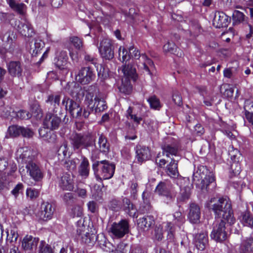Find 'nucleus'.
<instances>
[{
    "label": "nucleus",
    "instance_id": "nucleus-4",
    "mask_svg": "<svg viewBox=\"0 0 253 253\" xmlns=\"http://www.w3.org/2000/svg\"><path fill=\"white\" fill-rule=\"evenodd\" d=\"M92 169L100 179H108L113 176L115 166L106 160L97 161L93 164Z\"/></svg>",
    "mask_w": 253,
    "mask_h": 253
},
{
    "label": "nucleus",
    "instance_id": "nucleus-32",
    "mask_svg": "<svg viewBox=\"0 0 253 253\" xmlns=\"http://www.w3.org/2000/svg\"><path fill=\"white\" fill-rule=\"evenodd\" d=\"M126 117L127 119L131 120L136 125L139 124L142 120V117L138 116L137 114H136L134 108L131 107H129L127 110Z\"/></svg>",
    "mask_w": 253,
    "mask_h": 253
},
{
    "label": "nucleus",
    "instance_id": "nucleus-15",
    "mask_svg": "<svg viewBox=\"0 0 253 253\" xmlns=\"http://www.w3.org/2000/svg\"><path fill=\"white\" fill-rule=\"evenodd\" d=\"M61 123V119L56 115L47 113L44 117L43 125L46 128L50 130L56 129L58 128Z\"/></svg>",
    "mask_w": 253,
    "mask_h": 253
},
{
    "label": "nucleus",
    "instance_id": "nucleus-12",
    "mask_svg": "<svg viewBox=\"0 0 253 253\" xmlns=\"http://www.w3.org/2000/svg\"><path fill=\"white\" fill-rule=\"evenodd\" d=\"M26 169L30 177L35 181H39L42 178L43 175L41 169L33 161L29 162Z\"/></svg>",
    "mask_w": 253,
    "mask_h": 253
},
{
    "label": "nucleus",
    "instance_id": "nucleus-63",
    "mask_svg": "<svg viewBox=\"0 0 253 253\" xmlns=\"http://www.w3.org/2000/svg\"><path fill=\"white\" fill-rule=\"evenodd\" d=\"M172 99L174 103L179 106L182 104V97L178 92H175L173 95Z\"/></svg>",
    "mask_w": 253,
    "mask_h": 253
},
{
    "label": "nucleus",
    "instance_id": "nucleus-1",
    "mask_svg": "<svg viewBox=\"0 0 253 253\" xmlns=\"http://www.w3.org/2000/svg\"><path fill=\"white\" fill-rule=\"evenodd\" d=\"M212 209L215 214L222 219L213 227L211 237L216 242H222L227 238L225 221L231 225L236 220L232 210L231 202L227 197L220 198L212 206Z\"/></svg>",
    "mask_w": 253,
    "mask_h": 253
},
{
    "label": "nucleus",
    "instance_id": "nucleus-60",
    "mask_svg": "<svg viewBox=\"0 0 253 253\" xmlns=\"http://www.w3.org/2000/svg\"><path fill=\"white\" fill-rule=\"evenodd\" d=\"M231 168L235 174H238L241 171V167L239 162H233L231 166Z\"/></svg>",
    "mask_w": 253,
    "mask_h": 253
},
{
    "label": "nucleus",
    "instance_id": "nucleus-39",
    "mask_svg": "<svg viewBox=\"0 0 253 253\" xmlns=\"http://www.w3.org/2000/svg\"><path fill=\"white\" fill-rule=\"evenodd\" d=\"M10 113V117L13 118L15 117L21 120H28L32 116V114L31 113L23 110H20L17 112L12 111Z\"/></svg>",
    "mask_w": 253,
    "mask_h": 253
},
{
    "label": "nucleus",
    "instance_id": "nucleus-11",
    "mask_svg": "<svg viewBox=\"0 0 253 253\" xmlns=\"http://www.w3.org/2000/svg\"><path fill=\"white\" fill-rule=\"evenodd\" d=\"M95 78V75L92 69L89 67L82 68L76 76L77 82L83 84H86L92 81Z\"/></svg>",
    "mask_w": 253,
    "mask_h": 253
},
{
    "label": "nucleus",
    "instance_id": "nucleus-18",
    "mask_svg": "<svg viewBox=\"0 0 253 253\" xmlns=\"http://www.w3.org/2000/svg\"><path fill=\"white\" fill-rule=\"evenodd\" d=\"M193 243L198 250L204 251L209 245L208 233L202 232L196 234Z\"/></svg>",
    "mask_w": 253,
    "mask_h": 253
},
{
    "label": "nucleus",
    "instance_id": "nucleus-50",
    "mask_svg": "<svg viewBox=\"0 0 253 253\" xmlns=\"http://www.w3.org/2000/svg\"><path fill=\"white\" fill-rule=\"evenodd\" d=\"M164 226L168 232V237L169 240H172L174 238V230L173 226L170 222H168L165 224Z\"/></svg>",
    "mask_w": 253,
    "mask_h": 253
},
{
    "label": "nucleus",
    "instance_id": "nucleus-34",
    "mask_svg": "<svg viewBox=\"0 0 253 253\" xmlns=\"http://www.w3.org/2000/svg\"><path fill=\"white\" fill-rule=\"evenodd\" d=\"M154 224V219L152 216H147L140 218L138 224L140 228L147 230Z\"/></svg>",
    "mask_w": 253,
    "mask_h": 253
},
{
    "label": "nucleus",
    "instance_id": "nucleus-38",
    "mask_svg": "<svg viewBox=\"0 0 253 253\" xmlns=\"http://www.w3.org/2000/svg\"><path fill=\"white\" fill-rule=\"evenodd\" d=\"M177 50V48L176 45L173 42H168L163 46V51L165 52H169L172 54H176L177 56H181L182 54V52L180 51V53H179L178 51L177 53H176Z\"/></svg>",
    "mask_w": 253,
    "mask_h": 253
},
{
    "label": "nucleus",
    "instance_id": "nucleus-2",
    "mask_svg": "<svg viewBox=\"0 0 253 253\" xmlns=\"http://www.w3.org/2000/svg\"><path fill=\"white\" fill-rule=\"evenodd\" d=\"M14 37L10 32H6L0 37V54L7 56L8 54L16 56L20 52L18 45L14 41Z\"/></svg>",
    "mask_w": 253,
    "mask_h": 253
},
{
    "label": "nucleus",
    "instance_id": "nucleus-29",
    "mask_svg": "<svg viewBox=\"0 0 253 253\" xmlns=\"http://www.w3.org/2000/svg\"><path fill=\"white\" fill-rule=\"evenodd\" d=\"M178 146L177 143L166 144L163 146V153L167 157L170 155L176 156L178 153Z\"/></svg>",
    "mask_w": 253,
    "mask_h": 253
},
{
    "label": "nucleus",
    "instance_id": "nucleus-40",
    "mask_svg": "<svg viewBox=\"0 0 253 253\" xmlns=\"http://www.w3.org/2000/svg\"><path fill=\"white\" fill-rule=\"evenodd\" d=\"M38 253H53V250L44 241H41L38 247Z\"/></svg>",
    "mask_w": 253,
    "mask_h": 253
},
{
    "label": "nucleus",
    "instance_id": "nucleus-6",
    "mask_svg": "<svg viewBox=\"0 0 253 253\" xmlns=\"http://www.w3.org/2000/svg\"><path fill=\"white\" fill-rule=\"evenodd\" d=\"M62 105L65 106L66 110L68 111L74 118H79L83 116L84 118H87L90 114V112L87 109H84L83 113L82 108L79 104L68 97L65 96L63 98Z\"/></svg>",
    "mask_w": 253,
    "mask_h": 253
},
{
    "label": "nucleus",
    "instance_id": "nucleus-45",
    "mask_svg": "<svg viewBox=\"0 0 253 253\" xmlns=\"http://www.w3.org/2000/svg\"><path fill=\"white\" fill-rule=\"evenodd\" d=\"M68 150L67 144L66 142H64L60 146L57 151L59 160H63L67 157Z\"/></svg>",
    "mask_w": 253,
    "mask_h": 253
},
{
    "label": "nucleus",
    "instance_id": "nucleus-5",
    "mask_svg": "<svg viewBox=\"0 0 253 253\" xmlns=\"http://www.w3.org/2000/svg\"><path fill=\"white\" fill-rule=\"evenodd\" d=\"M121 71L124 74L122 78V85L119 87L120 91L126 94H129L132 89L130 84V79L134 81L136 80V69L131 65H125L121 69Z\"/></svg>",
    "mask_w": 253,
    "mask_h": 253
},
{
    "label": "nucleus",
    "instance_id": "nucleus-27",
    "mask_svg": "<svg viewBox=\"0 0 253 253\" xmlns=\"http://www.w3.org/2000/svg\"><path fill=\"white\" fill-rule=\"evenodd\" d=\"M167 174L171 178H175L178 177L179 174L178 170L177 162L174 159L166 168Z\"/></svg>",
    "mask_w": 253,
    "mask_h": 253
},
{
    "label": "nucleus",
    "instance_id": "nucleus-58",
    "mask_svg": "<svg viewBox=\"0 0 253 253\" xmlns=\"http://www.w3.org/2000/svg\"><path fill=\"white\" fill-rule=\"evenodd\" d=\"M7 237H9L10 242H16L17 240L18 235L14 230H11L10 232H7Z\"/></svg>",
    "mask_w": 253,
    "mask_h": 253
},
{
    "label": "nucleus",
    "instance_id": "nucleus-20",
    "mask_svg": "<svg viewBox=\"0 0 253 253\" xmlns=\"http://www.w3.org/2000/svg\"><path fill=\"white\" fill-rule=\"evenodd\" d=\"M230 18L223 12H217L215 14L213 20V25L217 28L227 27L229 23Z\"/></svg>",
    "mask_w": 253,
    "mask_h": 253
},
{
    "label": "nucleus",
    "instance_id": "nucleus-37",
    "mask_svg": "<svg viewBox=\"0 0 253 253\" xmlns=\"http://www.w3.org/2000/svg\"><path fill=\"white\" fill-rule=\"evenodd\" d=\"M240 219L242 223L245 225L252 227L253 226V217L250 212L245 211L241 213Z\"/></svg>",
    "mask_w": 253,
    "mask_h": 253
},
{
    "label": "nucleus",
    "instance_id": "nucleus-44",
    "mask_svg": "<svg viewBox=\"0 0 253 253\" xmlns=\"http://www.w3.org/2000/svg\"><path fill=\"white\" fill-rule=\"evenodd\" d=\"M190 194V188L189 187H180V191L177 199L179 201H184L189 198Z\"/></svg>",
    "mask_w": 253,
    "mask_h": 253
},
{
    "label": "nucleus",
    "instance_id": "nucleus-23",
    "mask_svg": "<svg viewBox=\"0 0 253 253\" xmlns=\"http://www.w3.org/2000/svg\"><path fill=\"white\" fill-rule=\"evenodd\" d=\"M39 241L38 238L27 235L24 237L22 241V247L25 250H32L37 247Z\"/></svg>",
    "mask_w": 253,
    "mask_h": 253
},
{
    "label": "nucleus",
    "instance_id": "nucleus-21",
    "mask_svg": "<svg viewBox=\"0 0 253 253\" xmlns=\"http://www.w3.org/2000/svg\"><path fill=\"white\" fill-rule=\"evenodd\" d=\"M136 158L139 163H142L149 160L151 153L148 147L143 146H137L136 148Z\"/></svg>",
    "mask_w": 253,
    "mask_h": 253
},
{
    "label": "nucleus",
    "instance_id": "nucleus-35",
    "mask_svg": "<svg viewBox=\"0 0 253 253\" xmlns=\"http://www.w3.org/2000/svg\"><path fill=\"white\" fill-rule=\"evenodd\" d=\"M80 175L84 177H86L89 172V164L88 160L83 157L82 161L79 167V170Z\"/></svg>",
    "mask_w": 253,
    "mask_h": 253
},
{
    "label": "nucleus",
    "instance_id": "nucleus-16",
    "mask_svg": "<svg viewBox=\"0 0 253 253\" xmlns=\"http://www.w3.org/2000/svg\"><path fill=\"white\" fill-rule=\"evenodd\" d=\"M54 209L52 205L47 202H43L41 207V211L38 213L40 219L47 221L52 218Z\"/></svg>",
    "mask_w": 253,
    "mask_h": 253
},
{
    "label": "nucleus",
    "instance_id": "nucleus-3",
    "mask_svg": "<svg viewBox=\"0 0 253 253\" xmlns=\"http://www.w3.org/2000/svg\"><path fill=\"white\" fill-rule=\"evenodd\" d=\"M193 180L196 186L205 192L208 190L210 184L213 183L214 179L212 173L204 166H201L194 173Z\"/></svg>",
    "mask_w": 253,
    "mask_h": 253
},
{
    "label": "nucleus",
    "instance_id": "nucleus-41",
    "mask_svg": "<svg viewBox=\"0 0 253 253\" xmlns=\"http://www.w3.org/2000/svg\"><path fill=\"white\" fill-rule=\"evenodd\" d=\"M70 215L72 217H80L83 215V207L79 205L74 206L71 209Z\"/></svg>",
    "mask_w": 253,
    "mask_h": 253
},
{
    "label": "nucleus",
    "instance_id": "nucleus-9",
    "mask_svg": "<svg viewBox=\"0 0 253 253\" xmlns=\"http://www.w3.org/2000/svg\"><path fill=\"white\" fill-rule=\"evenodd\" d=\"M94 142V139L91 134H78L74 137L72 144L75 149H82L92 145Z\"/></svg>",
    "mask_w": 253,
    "mask_h": 253
},
{
    "label": "nucleus",
    "instance_id": "nucleus-33",
    "mask_svg": "<svg viewBox=\"0 0 253 253\" xmlns=\"http://www.w3.org/2000/svg\"><path fill=\"white\" fill-rule=\"evenodd\" d=\"M136 64H138V66L141 68L145 69L146 71L149 73V66L153 65L152 61L145 54H141V58L139 59V62H136Z\"/></svg>",
    "mask_w": 253,
    "mask_h": 253
},
{
    "label": "nucleus",
    "instance_id": "nucleus-48",
    "mask_svg": "<svg viewBox=\"0 0 253 253\" xmlns=\"http://www.w3.org/2000/svg\"><path fill=\"white\" fill-rule=\"evenodd\" d=\"M60 101V96L59 95H51L48 97L46 100L47 103H49L52 105L54 108L59 106Z\"/></svg>",
    "mask_w": 253,
    "mask_h": 253
},
{
    "label": "nucleus",
    "instance_id": "nucleus-25",
    "mask_svg": "<svg viewBox=\"0 0 253 253\" xmlns=\"http://www.w3.org/2000/svg\"><path fill=\"white\" fill-rule=\"evenodd\" d=\"M201 216L200 208L195 204H192L190 206V211L188 214L189 221L193 223L199 222Z\"/></svg>",
    "mask_w": 253,
    "mask_h": 253
},
{
    "label": "nucleus",
    "instance_id": "nucleus-28",
    "mask_svg": "<svg viewBox=\"0 0 253 253\" xmlns=\"http://www.w3.org/2000/svg\"><path fill=\"white\" fill-rule=\"evenodd\" d=\"M44 43L40 39L33 40L30 42V51L33 56H36L43 47Z\"/></svg>",
    "mask_w": 253,
    "mask_h": 253
},
{
    "label": "nucleus",
    "instance_id": "nucleus-62",
    "mask_svg": "<svg viewBox=\"0 0 253 253\" xmlns=\"http://www.w3.org/2000/svg\"><path fill=\"white\" fill-rule=\"evenodd\" d=\"M20 134L24 137H31L33 135V132L29 128L22 127Z\"/></svg>",
    "mask_w": 253,
    "mask_h": 253
},
{
    "label": "nucleus",
    "instance_id": "nucleus-10",
    "mask_svg": "<svg viewBox=\"0 0 253 253\" xmlns=\"http://www.w3.org/2000/svg\"><path fill=\"white\" fill-rule=\"evenodd\" d=\"M101 56L105 59L110 60L113 58L114 48L112 41L109 39H103L98 47Z\"/></svg>",
    "mask_w": 253,
    "mask_h": 253
},
{
    "label": "nucleus",
    "instance_id": "nucleus-46",
    "mask_svg": "<svg viewBox=\"0 0 253 253\" xmlns=\"http://www.w3.org/2000/svg\"><path fill=\"white\" fill-rule=\"evenodd\" d=\"M22 126H11L9 127L8 133L11 137H16L19 136L21 132Z\"/></svg>",
    "mask_w": 253,
    "mask_h": 253
},
{
    "label": "nucleus",
    "instance_id": "nucleus-26",
    "mask_svg": "<svg viewBox=\"0 0 253 253\" xmlns=\"http://www.w3.org/2000/svg\"><path fill=\"white\" fill-rule=\"evenodd\" d=\"M8 71L10 75L13 77H20L22 75V68L19 61H11L7 65Z\"/></svg>",
    "mask_w": 253,
    "mask_h": 253
},
{
    "label": "nucleus",
    "instance_id": "nucleus-61",
    "mask_svg": "<svg viewBox=\"0 0 253 253\" xmlns=\"http://www.w3.org/2000/svg\"><path fill=\"white\" fill-rule=\"evenodd\" d=\"M107 7L108 8V10H106L105 9L103 10V14L106 17H110L114 14V9L112 6L110 5H107ZM106 18H108V17Z\"/></svg>",
    "mask_w": 253,
    "mask_h": 253
},
{
    "label": "nucleus",
    "instance_id": "nucleus-53",
    "mask_svg": "<svg viewBox=\"0 0 253 253\" xmlns=\"http://www.w3.org/2000/svg\"><path fill=\"white\" fill-rule=\"evenodd\" d=\"M155 238L157 240H161L163 238V226L161 225L155 228L154 231Z\"/></svg>",
    "mask_w": 253,
    "mask_h": 253
},
{
    "label": "nucleus",
    "instance_id": "nucleus-7",
    "mask_svg": "<svg viewBox=\"0 0 253 253\" xmlns=\"http://www.w3.org/2000/svg\"><path fill=\"white\" fill-rule=\"evenodd\" d=\"M93 95L92 93L88 92L85 96V102L89 112L94 108L96 112H100L103 111L107 108V105L105 101L102 99L99 96H96L93 99Z\"/></svg>",
    "mask_w": 253,
    "mask_h": 253
},
{
    "label": "nucleus",
    "instance_id": "nucleus-17",
    "mask_svg": "<svg viewBox=\"0 0 253 253\" xmlns=\"http://www.w3.org/2000/svg\"><path fill=\"white\" fill-rule=\"evenodd\" d=\"M155 192L159 195L166 196L170 200L172 199L175 196V193L172 186L164 182L160 183L157 186Z\"/></svg>",
    "mask_w": 253,
    "mask_h": 253
},
{
    "label": "nucleus",
    "instance_id": "nucleus-47",
    "mask_svg": "<svg viewBox=\"0 0 253 253\" xmlns=\"http://www.w3.org/2000/svg\"><path fill=\"white\" fill-rule=\"evenodd\" d=\"M147 100L151 108L159 110L161 108L160 101L155 96L149 97Z\"/></svg>",
    "mask_w": 253,
    "mask_h": 253
},
{
    "label": "nucleus",
    "instance_id": "nucleus-49",
    "mask_svg": "<svg viewBox=\"0 0 253 253\" xmlns=\"http://www.w3.org/2000/svg\"><path fill=\"white\" fill-rule=\"evenodd\" d=\"M39 194L40 192L37 189L29 188L26 190V196L31 200L36 199L39 197Z\"/></svg>",
    "mask_w": 253,
    "mask_h": 253
},
{
    "label": "nucleus",
    "instance_id": "nucleus-30",
    "mask_svg": "<svg viewBox=\"0 0 253 253\" xmlns=\"http://www.w3.org/2000/svg\"><path fill=\"white\" fill-rule=\"evenodd\" d=\"M122 207L124 210L130 216H136V210L128 199L126 198L123 199Z\"/></svg>",
    "mask_w": 253,
    "mask_h": 253
},
{
    "label": "nucleus",
    "instance_id": "nucleus-22",
    "mask_svg": "<svg viewBox=\"0 0 253 253\" xmlns=\"http://www.w3.org/2000/svg\"><path fill=\"white\" fill-rule=\"evenodd\" d=\"M253 253V238H246L242 240L237 253Z\"/></svg>",
    "mask_w": 253,
    "mask_h": 253
},
{
    "label": "nucleus",
    "instance_id": "nucleus-52",
    "mask_svg": "<svg viewBox=\"0 0 253 253\" xmlns=\"http://www.w3.org/2000/svg\"><path fill=\"white\" fill-rule=\"evenodd\" d=\"M47 128L44 126L43 128H41L39 129V132L41 137L44 140L49 141V136L50 135L51 132L50 131H48Z\"/></svg>",
    "mask_w": 253,
    "mask_h": 253
},
{
    "label": "nucleus",
    "instance_id": "nucleus-51",
    "mask_svg": "<svg viewBox=\"0 0 253 253\" xmlns=\"http://www.w3.org/2000/svg\"><path fill=\"white\" fill-rule=\"evenodd\" d=\"M229 155L233 162H239L241 154L237 149H233L229 151Z\"/></svg>",
    "mask_w": 253,
    "mask_h": 253
},
{
    "label": "nucleus",
    "instance_id": "nucleus-8",
    "mask_svg": "<svg viewBox=\"0 0 253 253\" xmlns=\"http://www.w3.org/2000/svg\"><path fill=\"white\" fill-rule=\"evenodd\" d=\"M110 233L115 238L120 239L128 234L129 231V225L126 220H121L118 223H113L109 230Z\"/></svg>",
    "mask_w": 253,
    "mask_h": 253
},
{
    "label": "nucleus",
    "instance_id": "nucleus-59",
    "mask_svg": "<svg viewBox=\"0 0 253 253\" xmlns=\"http://www.w3.org/2000/svg\"><path fill=\"white\" fill-rule=\"evenodd\" d=\"M23 189V185L20 183L16 185L14 188L11 191V193L15 197H17L18 194Z\"/></svg>",
    "mask_w": 253,
    "mask_h": 253
},
{
    "label": "nucleus",
    "instance_id": "nucleus-57",
    "mask_svg": "<svg viewBox=\"0 0 253 253\" xmlns=\"http://www.w3.org/2000/svg\"><path fill=\"white\" fill-rule=\"evenodd\" d=\"M88 210L91 212H95L98 209V206L96 202L94 201H89L87 203Z\"/></svg>",
    "mask_w": 253,
    "mask_h": 253
},
{
    "label": "nucleus",
    "instance_id": "nucleus-14",
    "mask_svg": "<svg viewBox=\"0 0 253 253\" xmlns=\"http://www.w3.org/2000/svg\"><path fill=\"white\" fill-rule=\"evenodd\" d=\"M77 233L81 237L82 241L85 244L90 243L94 237L92 234L89 232L88 228H86L80 220L77 222Z\"/></svg>",
    "mask_w": 253,
    "mask_h": 253
},
{
    "label": "nucleus",
    "instance_id": "nucleus-56",
    "mask_svg": "<svg viewBox=\"0 0 253 253\" xmlns=\"http://www.w3.org/2000/svg\"><path fill=\"white\" fill-rule=\"evenodd\" d=\"M77 163L75 160H71L67 162L65 164V167L69 170H74L76 169Z\"/></svg>",
    "mask_w": 253,
    "mask_h": 253
},
{
    "label": "nucleus",
    "instance_id": "nucleus-19",
    "mask_svg": "<svg viewBox=\"0 0 253 253\" xmlns=\"http://www.w3.org/2000/svg\"><path fill=\"white\" fill-rule=\"evenodd\" d=\"M68 57L66 51H61L57 55L55 59V64L60 70H62L65 74L68 73L69 70L67 68V60Z\"/></svg>",
    "mask_w": 253,
    "mask_h": 253
},
{
    "label": "nucleus",
    "instance_id": "nucleus-36",
    "mask_svg": "<svg viewBox=\"0 0 253 253\" xmlns=\"http://www.w3.org/2000/svg\"><path fill=\"white\" fill-rule=\"evenodd\" d=\"M8 3L10 7L16 11L21 15H24L26 11V6L23 3H17L15 0H8Z\"/></svg>",
    "mask_w": 253,
    "mask_h": 253
},
{
    "label": "nucleus",
    "instance_id": "nucleus-54",
    "mask_svg": "<svg viewBox=\"0 0 253 253\" xmlns=\"http://www.w3.org/2000/svg\"><path fill=\"white\" fill-rule=\"evenodd\" d=\"M70 41L77 49H80L83 46L82 40L77 37L70 38Z\"/></svg>",
    "mask_w": 253,
    "mask_h": 253
},
{
    "label": "nucleus",
    "instance_id": "nucleus-24",
    "mask_svg": "<svg viewBox=\"0 0 253 253\" xmlns=\"http://www.w3.org/2000/svg\"><path fill=\"white\" fill-rule=\"evenodd\" d=\"M17 30L19 32L25 37H31L34 34L33 29L31 25L27 21L18 22Z\"/></svg>",
    "mask_w": 253,
    "mask_h": 253
},
{
    "label": "nucleus",
    "instance_id": "nucleus-55",
    "mask_svg": "<svg viewBox=\"0 0 253 253\" xmlns=\"http://www.w3.org/2000/svg\"><path fill=\"white\" fill-rule=\"evenodd\" d=\"M129 52L130 53V58H135L139 61L141 55L139 51L136 48H135L134 47H130L129 49Z\"/></svg>",
    "mask_w": 253,
    "mask_h": 253
},
{
    "label": "nucleus",
    "instance_id": "nucleus-13",
    "mask_svg": "<svg viewBox=\"0 0 253 253\" xmlns=\"http://www.w3.org/2000/svg\"><path fill=\"white\" fill-rule=\"evenodd\" d=\"M75 177L72 174L64 173L59 182L60 187L63 190L72 191L74 189Z\"/></svg>",
    "mask_w": 253,
    "mask_h": 253
},
{
    "label": "nucleus",
    "instance_id": "nucleus-42",
    "mask_svg": "<svg viewBox=\"0 0 253 253\" xmlns=\"http://www.w3.org/2000/svg\"><path fill=\"white\" fill-rule=\"evenodd\" d=\"M233 24H238L243 22L245 19V15L243 14V13L238 11L235 10L233 12Z\"/></svg>",
    "mask_w": 253,
    "mask_h": 253
},
{
    "label": "nucleus",
    "instance_id": "nucleus-31",
    "mask_svg": "<svg viewBox=\"0 0 253 253\" xmlns=\"http://www.w3.org/2000/svg\"><path fill=\"white\" fill-rule=\"evenodd\" d=\"M98 147L100 152L102 153H107L109 150V143L108 142L107 138L102 134L99 137L97 142Z\"/></svg>",
    "mask_w": 253,
    "mask_h": 253
},
{
    "label": "nucleus",
    "instance_id": "nucleus-43",
    "mask_svg": "<svg viewBox=\"0 0 253 253\" xmlns=\"http://www.w3.org/2000/svg\"><path fill=\"white\" fill-rule=\"evenodd\" d=\"M119 57L120 61L122 62H126L130 59V55L127 50L125 47L120 46L119 49Z\"/></svg>",
    "mask_w": 253,
    "mask_h": 253
},
{
    "label": "nucleus",
    "instance_id": "nucleus-64",
    "mask_svg": "<svg viewBox=\"0 0 253 253\" xmlns=\"http://www.w3.org/2000/svg\"><path fill=\"white\" fill-rule=\"evenodd\" d=\"M72 84H74V88L70 91L69 93L73 97H76L78 92L81 90V88L78 84L77 85L75 83H72Z\"/></svg>",
    "mask_w": 253,
    "mask_h": 253
}]
</instances>
